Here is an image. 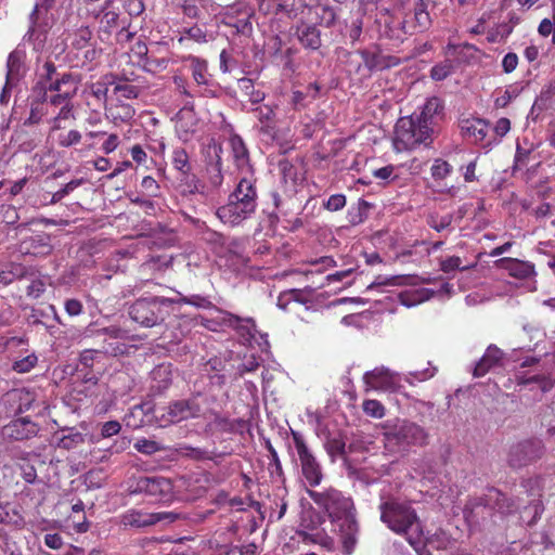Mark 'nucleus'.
I'll return each mask as SVG.
<instances>
[{"mask_svg":"<svg viewBox=\"0 0 555 555\" xmlns=\"http://www.w3.org/2000/svg\"><path fill=\"white\" fill-rule=\"evenodd\" d=\"M307 494L328 516L339 535L344 554L350 555L354 550L359 533L357 511L352 498L332 487L322 491L307 490Z\"/></svg>","mask_w":555,"mask_h":555,"instance_id":"obj_1","label":"nucleus"},{"mask_svg":"<svg viewBox=\"0 0 555 555\" xmlns=\"http://www.w3.org/2000/svg\"><path fill=\"white\" fill-rule=\"evenodd\" d=\"M518 508V499L508 498L500 490L491 488L481 495L469 498L463 514L469 526L488 527L495 524L496 514L506 517L517 512Z\"/></svg>","mask_w":555,"mask_h":555,"instance_id":"obj_2","label":"nucleus"},{"mask_svg":"<svg viewBox=\"0 0 555 555\" xmlns=\"http://www.w3.org/2000/svg\"><path fill=\"white\" fill-rule=\"evenodd\" d=\"M383 428L385 444L388 449L405 450L411 446L427 443V433L413 422L406 420L387 421Z\"/></svg>","mask_w":555,"mask_h":555,"instance_id":"obj_3","label":"nucleus"},{"mask_svg":"<svg viewBox=\"0 0 555 555\" xmlns=\"http://www.w3.org/2000/svg\"><path fill=\"white\" fill-rule=\"evenodd\" d=\"M176 302L173 298L147 297L137 299L128 310L132 321L144 327H153L163 323L170 313L169 308Z\"/></svg>","mask_w":555,"mask_h":555,"instance_id":"obj_4","label":"nucleus"},{"mask_svg":"<svg viewBox=\"0 0 555 555\" xmlns=\"http://www.w3.org/2000/svg\"><path fill=\"white\" fill-rule=\"evenodd\" d=\"M380 520L395 533L406 535L410 530L420 532L416 512L408 503L390 500L379 505Z\"/></svg>","mask_w":555,"mask_h":555,"instance_id":"obj_5","label":"nucleus"},{"mask_svg":"<svg viewBox=\"0 0 555 555\" xmlns=\"http://www.w3.org/2000/svg\"><path fill=\"white\" fill-rule=\"evenodd\" d=\"M433 128L414 116L400 118L395 127L393 144L397 151L413 150L421 143L428 144Z\"/></svg>","mask_w":555,"mask_h":555,"instance_id":"obj_6","label":"nucleus"},{"mask_svg":"<svg viewBox=\"0 0 555 555\" xmlns=\"http://www.w3.org/2000/svg\"><path fill=\"white\" fill-rule=\"evenodd\" d=\"M29 116L25 119V126H33L41 122L44 118L51 119L55 113V103H52V95L48 96L46 85L37 81L28 96Z\"/></svg>","mask_w":555,"mask_h":555,"instance_id":"obj_7","label":"nucleus"},{"mask_svg":"<svg viewBox=\"0 0 555 555\" xmlns=\"http://www.w3.org/2000/svg\"><path fill=\"white\" fill-rule=\"evenodd\" d=\"M544 452L545 447L541 439H525L509 447L507 463L512 468H522L541 459Z\"/></svg>","mask_w":555,"mask_h":555,"instance_id":"obj_8","label":"nucleus"},{"mask_svg":"<svg viewBox=\"0 0 555 555\" xmlns=\"http://www.w3.org/2000/svg\"><path fill=\"white\" fill-rule=\"evenodd\" d=\"M202 413L199 395L188 399H180L169 403L166 411L157 416L160 426L180 423L190 418H197Z\"/></svg>","mask_w":555,"mask_h":555,"instance_id":"obj_9","label":"nucleus"},{"mask_svg":"<svg viewBox=\"0 0 555 555\" xmlns=\"http://www.w3.org/2000/svg\"><path fill=\"white\" fill-rule=\"evenodd\" d=\"M292 438L299 457L302 476L309 486H319L323 479V472L320 463L308 448L301 434L298 431H292Z\"/></svg>","mask_w":555,"mask_h":555,"instance_id":"obj_10","label":"nucleus"},{"mask_svg":"<svg viewBox=\"0 0 555 555\" xmlns=\"http://www.w3.org/2000/svg\"><path fill=\"white\" fill-rule=\"evenodd\" d=\"M193 83L196 87L197 95L204 98H216L218 95L212 75L208 72V62L205 59L188 55L184 57Z\"/></svg>","mask_w":555,"mask_h":555,"instance_id":"obj_11","label":"nucleus"},{"mask_svg":"<svg viewBox=\"0 0 555 555\" xmlns=\"http://www.w3.org/2000/svg\"><path fill=\"white\" fill-rule=\"evenodd\" d=\"M132 493L145 494L156 501H170L173 494V486L170 479L162 476H142L131 486Z\"/></svg>","mask_w":555,"mask_h":555,"instance_id":"obj_12","label":"nucleus"},{"mask_svg":"<svg viewBox=\"0 0 555 555\" xmlns=\"http://www.w3.org/2000/svg\"><path fill=\"white\" fill-rule=\"evenodd\" d=\"M198 117L193 101H185L183 107L176 115V134L182 142L192 140L198 129Z\"/></svg>","mask_w":555,"mask_h":555,"instance_id":"obj_13","label":"nucleus"},{"mask_svg":"<svg viewBox=\"0 0 555 555\" xmlns=\"http://www.w3.org/2000/svg\"><path fill=\"white\" fill-rule=\"evenodd\" d=\"M39 429L38 424L28 416L18 417L2 427L1 436L4 440L23 441L36 437Z\"/></svg>","mask_w":555,"mask_h":555,"instance_id":"obj_14","label":"nucleus"},{"mask_svg":"<svg viewBox=\"0 0 555 555\" xmlns=\"http://www.w3.org/2000/svg\"><path fill=\"white\" fill-rule=\"evenodd\" d=\"M255 210L256 207L229 198L225 205L217 209L216 215L221 222L234 227L250 218Z\"/></svg>","mask_w":555,"mask_h":555,"instance_id":"obj_15","label":"nucleus"},{"mask_svg":"<svg viewBox=\"0 0 555 555\" xmlns=\"http://www.w3.org/2000/svg\"><path fill=\"white\" fill-rule=\"evenodd\" d=\"M35 396L26 389H13L2 396L0 406L7 409V413L22 414L33 408Z\"/></svg>","mask_w":555,"mask_h":555,"instance_id":"obj_16","label":"nucleus"},{"mask_svg":"<svg viewBox=\"0 0 555 555\" xmlns=\"http://www.w3.org/2000/svg\"><path fill=\"white\" fill-rule=\"evenodd\" d=\"M76 95L75 89L63 92L62 94L52 95V103H55V113L51 119L52 130L61 128L60 121L74 117L72 99Z\"/></svg>","mask_w":555,"mask_h":555,"instance_id":"obj_17","label":"nucleus"},{"mask_svg":"<svg viewBox=\"0 0 555 555\" xmlns=\"http://www.w3.org/2000/svg\"><path fill=\"white\" fill-rule=\"evenodd\" d=\"M294 36L304 49L317 51L322 46L321 31L314 23L300 21Z\"/></svg>","mask_w":555,"mask_h":555,"instance_id":"obj_18","label":"nucleus"},{"mask_svg":"<svg viewBox=\"0 0 555 555\" xmlns=\"http://www.w3.org/2000/svg\"><path fill=\"white\" fill-rule=\"evenodd\" d=\"M52 250L51 236L44 232L33 234L21 243V251L26 255L47 256Z\"/></svg>","mask_w":555,"mask_h":555,"instance_id":"obj_19","label":"nucleus"},{"mask_svg":"<svg viewBox=\"0 0 555 555\" xmlns=\"http://www.w3.org/2000/svg\"><path fill=\"white\" fill-rule=\"evenodd\" d=\"M504 352L495 345L488 346L485 354L479 359L473 369V376L478 378L485 376L492 369L502 366Z\"/></svg>","mask_w":555,"mask_h":555,"instance_id":"obj_20","label":"nucleus"},{"mask_svg":"<svg viewBox=\"0 0 555 555\" xmlns=\"http://www.w3.org/2000/svg\"><path fill=\"white\" fill-rule=\"evenodd\" d=\"M359 54L370 72L388 69L399 64L398 57L385 55L380 51L360 50Z\"/></svg>","mask_w":555,"mask_h":555,"instance_id":"obj_21","label":"nucleus"},{"mask_svg":"<svg viewBox=\"0 0 555 555\" xmlns=\"http://www.w3.org/2000/svg\"><path fill=\"white\" fill-rule=\"evenodd\" d=\"M499 266L505 269L511 276L519 280H526L534 274V266L528 261L515 258H502L498 261Z\"/></svg>","mask_w":555,"mask_h":555,"instance_id":"obj_22","label":"nucleus"},{"mask_svg":"<svg viewBox=\"0 0 555 555\" xmlns=\"http://www.w3.org/2000/svg\"><path fill=\"white\" fill-rule=\"evenodd\" d=\"M229 198L257 207V191L250 179L242 178Z\"/></svg>","mask_w":555,"mask_h":555,"instance_id":"obj_23","label":"nucleus"},{"mask_svg":"<svg viewBox=\"0 0 555 555\" xmlns=\"http://www.w3.org/2000/svg\"><path fill=\"white\" fill-rule=\"evenodd\" d=\"M24 52L21 50L12 51L7 61V76L8 85H16L25 74L23 64Z\"/></svg>","mask_w":555,"mask_h":555,"instance_id":"obj_24","label":"nucleus"},{"mask_svg":"<svg viewBox=\"0 0 555 555\" xmlns=\"http://www.w3.org/2000/svg\"><path fill=\"white\" fill-rule=\"evenodd\" d=\"M309 21L311 23L320 24L326 28L333 27L336 23V12L332 7L324 4H317L308 8Z\"/></svg>","mask_w":555,"mask_h":555,"instance_id":"obj_25","label":"nucleus"},{"mask_svg":"<svg viewBox=\"0 0 555 555\" xmlns=\"http://www.w3.org/2000/svg\"><path fill=\"white\" fill-rule=\"evenodd\" d=\"M151 390L156 395L165 392L172 384V372L170 365L160 364L152 372Z\"/></svg>","mask_w":555,"mask_h":555,"instance_id":"obj_26","label":"nucleus"},{"mask_svg":"<svg viewBox=\"0 0 555 555\" xmlns=\"http://www.w3.org/2000/svg\"><path fill=\"white\" fill-rule=\"evenodd\" d=\"M152 513L129 509L120 516V525L124 528H145L153 526Z\"/></svg>","mask_w":555,"mask_h":555,"instance_id":"obj_27","label":"nucleus"},{"mask_svg":"<svg viewBox=\"0 0 555 555\" xmlns=\"http://www.w3.org/2000/svg\"><path fill=\"white\" fill-rule=\"evenodd\" d=\"M43 83L46 85L47 92L52 91L55 92V94H62L63 92L70 90V88H74L76 93L78 81L72 73H64L61 77L47 80Z\"/></svg>","mask_w":555,"mask_h":555,"instance_id":"obj_28","label":"nucleus"},{"mask_svg":"<svg viewBox=\"0 0 555 555\" xmlns=\"http://www.w3.org/2000/svg\"><path fill=\"white\" fill-rule=\"evenodd\" d=\"M229 142L236 167H247L249 163V154L243 139L238 134L234 133L230 137Z\"/></svg>","mask_w":555,"mask_h":555,"instance_id":"obj_29","label":"nucleus"},{"mask_svg":"<svg viewBox=\"0 0 555 555\" xmlns=\"http://www.w3.org/2000/svg\"><path fill=\"white\" fill-rule=\"evenodd\" d=\"M488 122L483 119L473 118L462 121V131L473 138L476 142L482 141L488 132Z\"/></svg>","mask_w":555,"mask_h":555,"instance_id":"obj_30","label":"nucleus"},{"mask_svg":"<svg viewBox=\"0 0 555 555\" xmlns=\"http://www.w3.org/2000/svg\"><path fill=\"white\" fill-rule=\"evenodd\" d=\"M304 539L307 541H311L312 543L320 544L327 551H333L335 548V542L333 538L327 535L324 530H318L314 527L305 526V530L302 531Z\"/></svg>","mask_w":555,"mask_h":555,"instance_id":"obj_31","label":"nucleus"},{"mask_svg":"<svg viewBox=\"0 0 555 555\" xmlns=\"http://www.w3.org/2000/svg\"><path fill=\"white\" fill-rule=\"evenodd\" d=\"M442 108L443 106L441 104V101L438 98L434 96L426 101L421 114L415 117L418 118L426 126L431 127L434 118L442 112Z\"/></svg>","mask_w":555,"mask_h":555,"instance_id":"obj_32","label":"nucleus"},{"mask_svg":"<svg viewBox=\"0 0 555 555\" xmlns=\"http://www.w3.org/2000/svg\"><path fill=\"white\" fill-rule=\"evenodd\" d=\"M389 379L390 372L385 367H375L374 370L366 372L363 376L364 383L374 389L385 387Z\"/></svg>","mask_w":555,"mask_h":555,"instance_id":"obj_33","label":"nucleus"},{"mask_svg":"<svg viewBox=\"0 0 555 555\" xmlns=\"http://www.w3.org/2000/svg\"><path fill=\"white\" fill-rule=\"evenodd\" d=\"M433 296V291L420 288L400 294V302L405 307H413L430 299Z\"/></svg>","mask_w":555,"mask_h":555,"instance_id":"obj_34","label":"nucleus"},{"mask_svg":"<svg viewBox=\"0 0 555 555\" xmlns=\"http://www.w3.org/2000/svg\"><path fill=\"white\" fill-rule=\"evenodd\" d=\"M266 448L270 454V462L268 464V470L271 476V478H274L278 481H284V472L283 467L280 461V457L278 455L276 450L271 444L270 440L266 441Z\"/></svg>","mask_w":555,"mask_h":555,"instance_id":"obj_35","label":"nucleus"},{"mask_svg":"<svg viewBox=\"0 0 555 555\" xmlns=\"http://www.w3.org/2000/svg\"><path fill=\"white\" fill-rule=\"evenodd\" d=\"M178 188L182 195H193L199 192L201 183L191 170L188 173H179Z\"/></svg>","mask_w":555,"mask_h":555,"instance_id":"obj_36","label":"nucleus"},{"mask_svg":"<svg viewBox=\"0 0 555 555\" xmlns=\"http://www.w3.org/2000/svg\"><path fill=\"white\" fill-rule=\"evenodd\" d=\"M324 448L332 462H335L337 456H344L346 453V442L341 435L328 436L324 442Z\"/></svg>","mask_w":555,"mask_h":555,"instance_id":"obj_37","label":"nucleus"},{"mask_svg":"<svg viewBox=\"0 0 555 555\" xmlns=\"http://www.w3.org/2000/svg\"><path fill=\"white\" fill-rule=\"evenodd\" d=\"M171 164L179 173H188L192 170L190 156L185 149L176 147L172 151Z\"/></svg>","mask_w":555,"mask_h":555,"instance_id":"obj_38","label":"nucleus"},{"mask_svg":"<svg viewBox=\"0 0 555 555\" xmlns=\"http://www.w3.org/2000/svg\"><path fill=\"white\" fill-rule=\"evenodd\" d=\"M516 379L518 385L537 384L543 392L550 391L554 386V382L545 375L535 374L528 377L525 375H516Z\"/></svg>","mask_w":555,"mask_h":555,"instance_id":"obj_39","label":"nucleus"},{"mask_svg":"<svg viewBox=\"0 0 555 555\" xmlns=\"http://www.w3.org/2000/svg\"><path fill=\"white\" fill-rule=\"evenodd\" d=\"M69 38L72 47L81 50L90 46L92 31L88 26H81L70 34Z\"/></svg>","mask_w":555,"mask_h":555,"instance_id":"obj_40","label":"nucleus"},{"mask_svg":"<svg viewBox=\"0 0 555 555\" xmlns=\"http://www.w3.org/2000/svg\"><path fill=\"white\" fill-rule=\"evenodd\" d=\"M238 87L241 91L244 92L245 95L248 96V100L254 103H260L264 100V93L260 90H256L254 87V82L249 78H242L238 80Z\"/></svg>","mask_w":555,"mask_h":555,"instance_id":"obj_41","label":"nucleus"},{"mask_svg":"<svg viewBox=\"0 0 555 555\" xmlns=\"http://www.w3.org/2000/svg\"><path fill=\"white\" fill-rule=\"evenodd\" d=\"M133 447L138 452L145 455H152L156 452L165 450V447L159 442L146 438L137 439Z\"/></svg>","mask_w":555,"mask_h":555,"instance_id":"obj_42","label":"nucleus"},{"mask_svg":"<svg viewBox=\"0 0 555 555\" xmlns=\"http://www.w3.org/2000/svg\"><path fill=\"white\" fill-rule=\"evenodd\" d=\"M54 1L55 0H38V2L35 4V7L29 15L30 26L27 31V36H29V38H31L33 36L36 35L37 20H38V14H39L40 9L43 8L44 10H48L49 8L52 7Z\"/></svg>","mask_w":555,"mask_h":555,"instance_id":"obj_43","label":"nucleus"},{"mask_svg":"<svg viewBox=\"0 0 555 555\" xmlns=\"http://www.w3.org/2000/svg\"><path fill=\"white\" fill-rule=\"evenodd\" d=\"M37 362H38V357L36 356L35 352H31V353L27 354L26 357L14 361L12 364V369L16 373H21V374L28 373L36 366Z\"/></svg>","mask_w":555,"mask_h":555,"instance_id":"obj_44","label":"nucleus"},{"mask_svg":"<svg viewBox=\"0 0 555 555\" xmlns=\"http://www.w3.org/2000/svg\"><path fill=\"white\" fill-rule=\"evenodd\" d=\"M109 114L114 121H128L134 116V109L129 104L121 103L111 108Z\"/></svg>","mask_w":555,"mask_h":555,"instance_id":"obj_45","label":"nucleus"},{"mask_svg":"<svg viewBox=\"0 0 555 555\" xmlns=\"http://www.w3.org/2000/svg\"><path fill=\"white\" fill-rule=\"evenodd\" d=\"M119 15L116 12L107 11L100 17V30L111 34L113 29L118 27Z\"/></svg>","mask_w":555,"mask_h":555,"instance_id":"obj_46","label":"nucleus"},{"mask_svg":"<svg viewBox=\"0 0 555 555\" xmlns=\"http://www.w3.org/2000/svg\"><path fill=\"white\" fill-rule=\"evenodd\" d=\"M430 171H431V177L435 180H442L451 173L452 166L448 162L437 158V159H435V162L430 168Z\"/></svg>","mask_w":555,"mask_h":555,"instance_id":"obj_47","label":"nucleus"},{"mask_svg":"<svg viewBox=\"0 0 555 555\" xmlns=\"http://www.w3.org/2000/svg\"><path fill=\"white\" fill-rule=\"evenodd\" d=\"M173 299L176 300L175 304H186V305H192V306H195L197 308H203V309H208L211 307V302L206 297H203L199 295H193L191 297H186V296L179 294V297L173 298Z\"/></svg>","mask_w":555,"mask_h":555,"instance_id":"obj_48","label":"nucleus"},{"mask_svg":"<svg viewBox=\"0 0 555 555\" xmlns=\"http://www.w3.org/2000/svg\"><path fill=\"white\" fill-rule=\"evenodd\" d=\"M453 72V65L451 61H444L436 64L430 70V77L434 80L441 81L446 79Z\"/></svg>","mask_w":555,"mask_h":555,"instance_id":"obj_49","label":"nucleus"},{"mask_svg":"<svg viewBox=\"0 0 555 555\" xmlns=\"http://www.w3.org/2000/svg\"><path fill=\"white\" fill-rule=\"evenodd\" d=\"M210 426L221 433H233L236 428L234 421L221 416L220 414H215V418L210 422Z\"/></svg>","mask_w":555,"mask_h":555,"instance_id":"obj_50","label":"nucleus"},{"mask_svg":"<svg viewBox=\"0 0 555 555\" xmlns=\"http://www.w3.org/2000/svg\"><path fill=\"white\" fill-rule=\"evenodd\" d=\"M453 221V215L447 214L444 216H429L428 218V225L436 230L437 232H441L446 229H448Z\"/></svg>","mask_w":555,"mask_h":555,"instance_id":"obj_51","label":"nucleus"},{"mask_svg":"<svg viewBox=\"0 0 555 555\" xmlns=\"http://www.w3.org/2000/svg\"><path fill=\"white\" fill-rule=\"evenodd\" d=\"M470 266H462V259L459 256H451L440 261V269L444 273H451L455 270H467Z\"/></svg>","mask_w":555,"mask_h":555,"instance_id":"obj_52","label":"nucleus"},{"mask_svg":"<svg viewBox=\"0 0 555 555\" xmlns=\"http://www.w3.org/2000/svg\"><path fill=\"white\" fill-rule=\"evenodd\" d=\"M362 408L364 413L371 417L382 418L385 415V408L377 400H365L362 404Z\"/></svg>","mask_w":555,"mask_h":555,"instance_id":"obj_53","label":"nucleus"},{"mask_svg":"<svg viewBox=\"0 0 555 555\" xmlns=\"http://www.w3.org/2000/svg\"><path fill=\"white\" fill-rule=\"evenodd\" d=\"M202 238L214 247H223L227 243V237L222 233L210 229L202 232Z\"/></svg>","mask_w":555,"mask_h":555,"instance_id":"obj_54","label":"nucleus"},{"mask_svg":"<svg viewBox=\"0 0 555 555\" xmlns=\"http://www.w3.org/2000/svg\"><path fill=\"white\" fill-rule=\"evenodd\" d=\"M346 202L344 194H333L323 203V207L328 211H338L346 206Z\"/></svg>","mask_w":555,"mask_h":555,"instance_id":"obj_55","label":"nucleus"},{"mask_svg":"<svg viewBox=\"0 0 555 555\" xmlns=\"http://www.w3.org/2000/svg\"><path fill=\"white\" fill-rule=\"evenodd\" d=\"M173 83L176 86L177 91L186 98H189V101H193V99L197 95L196 89L191 90L188 87L186 80L182 76H173Z\"/></svg>","mask_w":555,"mask_h":555,"instance_id":"obj_56","label":"nucleus"},{"mask_svg":"<svg viewBox=\"0 0 555 555\" xmlns=\"http://www.w3.org/2000/svg\"><path fill=\"white\" fill-rule=\"evenodd\" d=\"M81 180H72L68 183H66L62 189L56 191L51 198V203L55 204L60 201H62L65 196H67L70 192H73L76 188H78L81 184Z\"/></svg>","mask_w":555,"mask_h":555,"instance_id":"obj_57","label":"nucleus"},{"mask_svg":"<svg viewBox=\"0 0 555 555\" xmlns=\"http://www.w3.org/2000/svg\"><path fill=\"white\" fill-rule=\"evenodd\" d=\"M114 92L120 94L125 99H135L139 95V88L128 83H117L114 87Z\"/></svg>","mask_w":555,"mask_h":555,"instance_id":"obj_58","label":"nucleus"},{"mask_svg":"<svg viewBox=\"0 0 555 555\" xmlns=\"http://www.w3.org/2000/svg\"><path fill=\"white\" fill-rule=\"evenodd\" d=\"M260 366V361L254 354L244 359L237 366V373L243 376L245 373L255 372Z\"/></svg>","mask_w":555,"mask_h":555,"instance_id":"obj_59","label":"nucleus"},{"mask_svg":"<svg viewBox=\"0 0 555 555\" xmlns=\"http://www.w3.org/2000/svg\"><path fill=\"white\" fill-rule=\"evenodd\" d=\"M46 292V284L41 279H33L26 288L28 297L34 299L39 298Z\"/></svg>","mask_w":555,"mask_h":555,"instance_id":"obj_60","label":"nucleus"},{"mask_svg":"<svg viewBox=\"0 0 555 555\" xmlns=\"http://www.w3.org/2000/svg\"><path fill=\"white\" fill-rule=\"evenodd\" d=\"M153 525L158 522L172 524L181 518V514L175 512H156L152 513Z\"/></svg>","mask_w":555,"mask_h":555,"instance_id":"obj_61","label":"nucleus"},{"mask_svg":"<svg viewBox=\"0 0 555 555\" xmlns=\"http://www.w3.org/2000/svg\"><path fill=\"white\" fill-rule=\"evenodd\" d=\"M519 90L517 87L511 86L504 93L495 99L496 107H505L513 99L517 98Z\"/></svg>","mask_w":555,"mask_h":555,"instance_id":"obj_62","label":"nucleus"},{"mask_svg":"<svg viewBox=\"0 0 555 555\" xmlns=\"http://www.w3.org/2000/svg\"><path fill=\"white\" fill-rule=\"evenodd\" d=\"M81 134L78 130H69L65 135H61L59 143L63 147H69L80 142Z\"/></svg>","mask_w":555,"mask_h":555,"instance_id":"obj_63","label":"nucleus"},{"mask_svg":"<svg viewBox=\"0 0 555 555\" xmlns=\"http://www.w3.org/2000/svg\"><path fill=\"white\" fill-rule=\"evenodd\" d=\"M111 82L109 81H96L94 83L91 85V94L93 96H95L98 100H106L107 98V92H108V85Z\"/></svg>","mask_w":555,"mask_h":555,"instance_id":"obj_64","label":"nucleus"}]
</instances>
